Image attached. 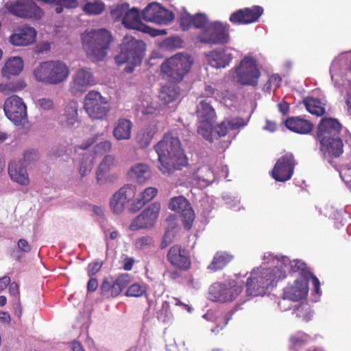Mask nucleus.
Segmentation results:
<instances>
[{
    "mask_svg": "<svg viewBox=\"0 0 351 351\" xmlns=\"http://www.w3.org/2000/svg\"><path fill=\"white\" fill-rule=\"evenodd\" d=\"M197 114L199 119L197 132L210 142H214L218 137L225 136L229 130H237L247 124L243 119L234 118L223 121L214 130L213 124L216 120V113L213 108L204 101H201L198 105Z\"/></svg>",
    "mask_w": 351,
    "mask_h": 351,
    "instance_id": "f257e3e1",
    "label": "nucleus"
},
{
    "mask_svg": "<svg viewBox=\"0 0 351 351\" xmlns=\"http://www.w3.org/2000/svg\"><path fill=\"white\" fill-rule=\"evenodd\" d=\"M154 148L158 157V169L164 175H171L188 163L180 140L171 134H165Z\"/></svg>",
    "mask_w": 351,
    "mask_h": 351,
    "instance_id": "f03ea898",
    "label": "nucleus"
},
{
    "mask_svg": "<svg viewBox=\"0 0 351 351\" xmlns=\"http://www.w3.org/2000/svg\"><path fill=\"white\" fill-rule=\"evenodd\" d=\"M285 277L286 271L276 269V265L271 263V258H267L266 263L263 261L261 266L251 272L246 282L247 293L250 296L263 295L267 288Z\"/></svg>",
    "mask_w": 351,
    "mask_h": 351,
    "instance_id": "7ed1b4c3",
    "label": "nucleus"
},
{
    "mask_svg": "<svg viewBox=\"0 0 351 351\" xmlns=\"http://www.w3.org/2000/svg\"><path fill=\"white\" fill-rule=\"evenodd\" d=\"M81 40L87 58L96 62L103 60L107 55L113 37L108 30L101 28L85 31L81 34Z\"/></svg>",
    "mask_w": 351,
    "mask_h": 351,
    "instance_id": "20e7f679",
    "label": "nucleus"
},
{
    "mask_svg": "<svg viewBox=\"0 0 351 351\" xmlns=\"http://www.w3.org/2000/svg\"><path fill=\"white\" fill-rule=\"evenodd\" d=\"M34 80L45 85L56 86L66 82L70 68L64 61L50 60L40 62L32 71Z\"/></svg>",
    "mask_w": 351,
    "mask_h": 351,
    "instance_id": "39448f33",
    "label": "nucleus"
},
{
    "mask_svg": "<svg viewBox=\"0 0 351 351\" xmlns=\"http://www.w3.org/2000/svg\"><path fill=\"white\" fill-rule=\"evenodd\" d=\"M145 50V44L142 40L131 36H125L123 38L120 53L116 56L115 61L119 65L127 64L125 70L130 73L135 66L141 64Z\"/></svg>",
    "mask_w": 351,
    "mask_h": 351,
    "instance_id": "423d86ee",
    "label": "nucleus"
},
{
    "mask_svg": "<svg viewBox=\"0 0 351 351\" xmlns=\"http://www.w3.org/2000/svg\"><path fill=\"white\" fill-rule=\"evenodd\" d=\"M261 76L256 60L251 56H245L239 64L228 71L227 81L244 86H256Z\"/></svg>",
    "mask_w": 351,
    "mask_h": 351,
    "instance_id": "0eeeda50",
    "label": "nucleus"
},
{
    "mask_svg": "<svg viewBox=\"0 0 351 351\" xmlns=\"http://www.w3.org/2000/svg\"><path fill=\"white\" fill-rule=\"evenodd\" d=\"M271 258V263L276 265V269H282L286 271L290 270L293 273L298 272L300 277L298 278L303 279H312V283L314 287L315 291L317 293H319L320 284L318 278L313 276L306 267V264L300 261L294 260L290 261L287 256H274L270 252H266L264 254V261L266 263V259Z\"/></svg>",
    "mask_w": 351,
    "mask_h": 351,
    "instance_id": "6e6552de",
    "label": "nucleus"
},
{
    "mask_svg": "<svg viewBox=\"0 0 351 351\" xmlns=\"http://www.w3.org/2000/svg\"><path fill=\"white\" fill-rule=\"evenodd\" d=\"M193 63V60L189 55L179 53L164 62L161 70L169 80L178 82L189 72Z\"/></svg>",
    "mask_w": 351,
    "mask_h": 351,
    "instance_id": "1a4fd4ad",
    "label": "nucleus"
},
{
    "mask_svg": "<svg viewBox=\"0 0 351 351\" xmlns=\"http://www.w3.org/2000/svg\"><path fill=\"white\" fill-rule=\"evenodd\" d=\"M230 25L219 21H211L196 36V40L203 44L223 45L230 40Z\"/></svg>",
    "mask_w": 351,
    "mask_h": 351,
    "instance_id": "9d476101",
    "label": "nucleus"
},
{
    "mask_svg": "<svg viewBox=\"0 0 351 351\" xmlns=\"http://www.w3.org/2000/svg\"><path fill=\"white\" fill-rule=\"evenodd\" d=\"M84 108L93 120L106 119L110 110L109 99L97 91L90 90L84 97Z\"/></svg>",
    "mask_w": 351,
    "mask_h": 351,
    "instance_id": "9b49d317",
    "label": "nucleus"
},
{
    "mask_svg": "<svg viewBox=\"0 0 351 351\" xmlns=\"http://www.w3.org/2000/svg\"><path fill=\"white\" fill-rule=\"evenodd\" d=\"M242 290V286L234 281L228 282H216L208 290V298L214 302H228L237 298Z\"/></svg>",
    "mask_w": 351,
    "mask_h": 351,
    "instance_id": "f8f14e48",
    "label": "nucleus"
},
{
    "mask_svg": "<svg viewBox=\"0 0 351 351\" xmlns=\"http://www.w3.org/2000/svg\"><path fill=\"white\" fill-rule=\"evenodd\" d=\"M96 84L92 70L86 66L78 67L72 74L69 91L74 95H81Z\"/></svg>",
    "mask_w": 351,
    "mask_h": 351,
    "instance_id": "ddd939ff",
    "label": "nucleus"
},
{
    "mask_svg": "<svg viewBox=\"0 0 351 351\" xmlns=\"http://www.w3.org/2000/svg\"><path fill=\"white\" fill-rule=\"evenodd\" d=\"M3 110L7 118L16 125H24L27 121L26 105L16 95L11 96L5 101Z\"/></svg>",
    "mask_w": 351,
    "mask_h": 351,
    "instance_id": "4468645a",
    "label": "nucleus"
},
{
    "mask_svg": "<svg viewBox=\"0 0 351 351\" xmlns=\"http://www.w3.org/2000/svg\"><path fill=\"white\" fill-rule=\"evenodd\" d=\"M5 7L10 13L21 18L37 20L43 16L42 10L32 0L9 1Z\"/></svg>",
    "mask_w": 351,
    "mask_h": 351,
    "instance_id": "2eb2a0df",
    "label": "nucleus"
},
{
    "mask_svg": "<svg viewBox=\"0 0 351 351\" xmlns=\"http://www.w3.org/2000/svg\"><path fill=\"white\" fill-rule=\"evenodd\" d=\"M142 18L147 22L166 25L173 21L174 15L160 3L152 2L143 10Z\"/></svg>",
    "mask_w": 351,
    "mask_h": 351,
    "instance_id": "dca6fc26",
    "label": "nucleus"
},
{
    "mask_svg": "<svg viewBox=\"0 0 351 351\" xmlns=\"http://www.w3.org/2000/svg\"><path fill=\"white\" fill-rule=\"evenodd\" d=\"M308 280L297 278L292 284L285 287L282 298L279 300V305L285 303L286 300L298 302L304 299L308 293Z\"/></svg>",
    "mask_w": 351,
    "mask_h": 351,
    "instance_id": "f3484780",
    "label": "nucleus"
},
{
    "mask_svg": "<svg viewBox=\"0 0 351 351\" xmlns=\"http://www.w3.org/2000/svg\"><path fill=\"white\" fill-rule=\"evenodd\" d=\"M122 24L128 29H136L149 34L152 36L166 34L165 30L153 29L143 24L141 21L138 10L134 8L128 10L125 16L122 19Z\"/></svg>",
    "mask_w": 351,
    "mask_h": 351,
    "instance_id": "a211bd4d",
    "label": "nucleus"
},
{
    "mask_svg": "<svg viewBox=\"0 0 351 351\" xmlns=\"http://www.w3.org/2000/svg\"><path fill=\"white\" fill-rule=\"evenodd\" d=\"M295 162L291 154H286L276 162L272 172V177L278 182H285L291 179Z\"/></svg>",
    "mask_w": 351,
    "mask_h": 351,
    "instance_id": "6ab92c4d",
    "label": "nucleus"
},
{
    "mask_svg": "<svg viewBox=\"0 0 351 351\" xmlns=\"http://www.w3.org/2000/svg\"><path fill=\"white\" fill-rule=\"evenodd\" d=\"M135 195V187L132 185H126L121 188L111 197L110 207L114 214H121L125 209L129 202Z\"/></svg>",
    "mask_w": 351,
    "mask_h": 351,
    "instance_id": "aec40b11",
    "label": "nucleus"
},
{
    "mask_svg": "<svg viewBox=\"0 0 351 351\" xmlns=\"http://www.w3.org/2000/svg\"><path fill=\"white\" fill-rule=\"evenodd\" d=\"M160 209V204H152L132 221L130 226V230L136 231L141 228H147L152 226L158 217Z\"/></svg>",
    "mask_w": 351,
    "mask_h": 351,
    "instance_id": "412c9836",
    "label": "nucleus"
},
{
    "mask_svg": "<svg viewBox=\"0 0 351 351\" xmlns=\"http://www.w3.org/2000/svg\"><path fill=\"white\" fill-rule=\"evenodd\" d=\"M169 208L182 215L184 227L191 228L195 218V213L189 201L183 196L172 197L169 203Z\"/></svg>",
    "mask_w": 351,
    "mask_h": 351,
    "instance_id": "4be33fe9",
    "label": "nucleus"
},
{
    "mask_svg": "<svg viewBox=\"0 0 351 351\" xmlns=\"http://www.w3.org/2000/svg\"><path fill=\"white\" fill-rule=\"evenodd\" d=\"M263 13V8L259 5L239 9L232 13L230 21L237 25H248L256 22Z\"/></svg>",
    "mask_w": 351,
    "mask_h": 351,
    "instance_id": "5701e85b",
    "label": "nucleus"
},
{
    "mask_svg": "<svg viewBox=\"0 0 351 351\" xmlns=\"http://www.w3.org/2000/svg\"><path fill=\"white\" fill-rule=\"evenodd\" d=\"M320 152L325 158L339 157L343 153V144L339 136L317 138Z\"/></svg>",
    "mask_w": 351,
    "mask_h": 351,
    "instance_id": "b1692460",
    "label": "nucleus"
},
{
    "mask_svg": "<svg viewBox=\"0 0 351 351\" xmlns=\"http://www.w3.org/2000/svg\"><path fill=\"white\" fill-rule=\"evenodd\" d=\"M37 32L34 27L23 26L18 28L10 36L9 40L14 46H27L36 40Z\"/></svg>",
    "mask_w": 351,
    "mask_h": 351,
    "instance_id": "393cba45",
    "label": "nucleus"
},
{
    "mask_svg": "<svg viewBox=\"0 0 351 351\" xmlns=\"http://www.w3.org/2000/svg\"><path fill=\"white\" fill-rule=\"evenodd\" d=\"M208 63L213 68L222 69L230 64L233 56L228 48L217 49L206 54Z\"/></svg>",
    "mask_w": 351,
    "mask_h": 351,
    "instance_id": "a878e982",
    "label": "nucleus"
},
{
    "mask_svg": "<svg viewBox=\"0 0 351 351\" xmlns=\"http://www.w3.org/2000/svg\"><path fill=\"white\" fill-rule=\"evenodd\" d=\"M8 173L10 179L22 186H27L29 178L26 168L21 161H12L8 165Z\"/></svg>",
    "mask_w": 351,
    "mask_h": 351,
    "instance_id": "bb28decb",
    "label": "nucleus"
},
{
    "mask_svg": "<svg viewBox=\"0 0 351 351\" xmlns=\"http://www.w3.org/2000/svg\"><path fill=\"white\" fill-rule=\"evenodd\" d=\"M341 129L339 121L332 118L322 119L318 125L317 138L339 136L338 134Z\"/></svg>",
    "mask_w": 351,
    "mask_h": 351,
    "instance_id": "cd10ccee",
    "label": "nucleus"
},
{
    "mask_svg": "<svg viewBox=\"0 0 351 351\" xmlns=\"http://www.w3.org/2000/svg\"><path fill=\"white\" fill-rule=\"evenodd\" d=\"M167 257L171 265L180 269H186L191 265L187 252L178 245L170 248Z\"/></svg>",
    "mask_w": 351,
    "mask_h": 351,
    "instance_id": "c85d7f7f",
    "label": "nucleus"
},
{
    "mask_svg": "<svg viewBox=\"0 0 351 351\" xmlns=\"http://www.w3.org/2000/svg\"><path fill=\"white\" fill-rule=\"evenodd\" d=\"M152 176L150 167L145 163L133 165L128 172L129 178L137 183L143 184L151 179Z\"/></svg>",
    "mask_w": 351,
    "mask_h": 351,
    "instance_id": "c756f323",
    "label": "nucleus"
},
{
    "mask_svg": "<svg viewBox=\"0 0 351 351\" xmlns=\"http://www.w3.org/2000/svg\"><path fill=\"white\" fill-rule=\"evenodd\" d=\"M119 164L118 158L112 154L106 155L100 162L97 169V180L99 183L106 180V175L115 169Z\"/></svg>",
    "mask_w": 351,
    "mask_h": 351,
    "instance_id": "7c9ffc66",
    "label": "nucleus"
},
{
    "mask_svg": "<svg viewBox=\"0 0 351 351\" xmlns=\"http://www.w3.org/2000/svg\"><path fill=\"white\" fill-rule=\"evenodd\" d=\"M285 126L291 131L299 134H308L313 129L312 123L299 117H292L285 121Z\"/></svg>",
    "mask_w": 351,
    "mask_h": 351,
    "instance_id": "2f4dec72",
    "label": "nucleus"
},
{
    "mask_svg": "<svg viewBox=\"0 0 351 351\" xmlns=\"http://www.w3.org/2000/svg\"><path fill=\"white\" fill-rule=\"evenodd\" d=\"M133 124L127 119H119L112 132L113 136L117 141L129 140L131 138Z\"/></svg>",
    "mask_w": 351,
    "mask_h": 351,
    "instance_id": "473e14b6",
    "label": "nucleus"
},
{
    "mask_svg": "<svg viewBox=\"0 0 351 351\" xmlns=\"http://www.w3.org/2000/svg\"><path fill=\"white\" fill-rule=\"evenodd\" d=\"M179 90L178 86L173 84L170 86H164L162 87L158 97L164 105L171 104L170 108L174 109L177 105V99Z\"/></svg>",
    "mask_w": 351,
    "mask_h": 351,
    "instance_id": "72a5a7b5",
    "label": "nucleus"
},
{
    "mask_svg": "<svg viewBox=\"0 0 351 351\" xmlns=\"http://www.w3.org/2000/svg\"><path fill=\"white\" fill-rule=\"evenodd\" d=\"M62 125L71 128L78 123L77 103L75 101L69 102L64 110L61 117Z\"/></svg>",
    "mask_w": 351,
    "mask_h": 351,
    "instance_id": "f704fd0d",
    "label": "nucleus"
},
{
    "mask_svg": "<svg viewBox=\"0 0 351 351\" xmlns=\"http://www.w3.org/2000/svg\"><path fill=\"white\" fill-rule=\"evenodd\" d=\"M158 190L155 187L146 188L141 192L131 204L129 208L132 213H135L141 209L145 204L150 202L157 194Z\"/></svg>",
    "mask_w": 351,
    "mask_h": 351,
    "instance_id": "c9c22d12",
    "label": "nucleus"
},
{
    "mask_svg": "<svg viewBox=\"0 0 351 351\" xmlns=\"http://www.w3.org/2000/svg\"><path fill=\"white\" fill-rule=\"evenodd\" d=\"M23 69V61L19 56L10 58L2 69L3 76L10 78L12 75H19Z\"/></svg>",
    "mask_w": 351,
    "mask_h": 351,
    "instance_id": "e433bc0d",
    "label": "nucleus"
},
{
    "mask_svg": "<svg viewBox=\"0 0 351 351\" xmlns=\"http://www.w3.org/2000/svg\"><path fill=\"white\" fill-rule=\"evenodd\" d=\"M203 317L208 321L214 322L216 324L215 328H211L212 332H218L222 330L232 318V313H229L223 315L219 312H208L203 315Z\"/></svg>",
    "mask_w": 351,
    "mask_h": 351,
    "instance_id": "4c0bfd02",
    "label": "nucleus"
},
{
    "mask_svg": "<svg viewBox=\"0 0 351 351\" xmlns=\"http://www.w3.org/2000/svg\"><path fill=\"white\" fill-rule=\"evenodd\" d=\"M131 281L132 278L128 274H121L116 279L112 278L110 296L112 298L118 296Z\"/></svg>",
    "mask_w": 351,
    "mask_h": 351,
    "instance_id": "58836bf2",
    "label": "nucleus"
},
{
    "mask_svg": "<svg viewBox=\"0 0 351 351\" xmlns=\"http://www.w3.org/2000/svg\"><path fill=\"white\" fill-rule=\"evenodd\" d=\"M156 132V127L150 125L141 129L136 135V141L141 148H146L151 143Z\"/></svg>",
    "mask_w": 351,
    "mask_h": 351,
    "instance_id": "ea45409f",
    "label": "nucleus"
},
{
    "mask_svg": "<svg viewBox=\"0 0 351 351\" xmlns=\"http://www.w3.org/2000/svg\"><path fill=\"white\" fill-rule=\"evenodd\" d=\"M232 258V255L226 252H217L214 256L212 263L208 266V269L213 271L221 269Z\"/></svg>",
    "mask_w": 351,
    "mask_h": 351,
    "instance_id": "a19ab883",
    "label": "nucleus"
},
{
    "mask_svg": "<svg viewBox=\"0 0 351 351\" xmlns=\"http://www.w3.org/2000/svg\"><path fill=\"white\" fill-rule=\"evenodd\" d=\"M306 109L311 114L322 116L325 112L324 104L319 99L307 97L304 100Z\"/></svg>",
    "mask_w": 351,
    "mask_h": 351,
    "instance_id": "79ce46f5",
    "label": "nucleus"
},
{
    "mask_svg": "<svg viewBox=\"0 0 351 351\" xmlns=\"http://www.w3.org/2000/svg\"><path fill=\"white\" fill-rule=\"evenodd\" d=\"M136 109L138 114L143 115L154 114L158 110L157 105L149 97H146L137 103Z\"/></svg>",
    "mask_w": 351,
    "mask_h": 351,
    "instance_id": "37998d69",
    "label": "nucleus"
},
{
    "mask_svg": "<svg viewBox=\"0 0 351 351\" xmlns=\"http://www.w3.org/2000/svg\"><path fill=\"white\" fill-rule=\"evenodd\" d=\"M346 56V54H342L338 58H335L333 62H332L330 69V73L331 76L332 81L334 82L335 84L337 85L339 84V77H341L340 75V71H341V66L342 62L344 61V57Z\"/></svg>",
    "mask_w": 351,
    "mask_h": 351,
    "instance_id": "c03bdc74",
    "label": "nucleus"
},
{
    "mask_svg": "<svg viewBox=\"0 0 351 351\" xmlns=\"http://www.w3.org/2000/svg\"><path fill=\"white\" fill-rule=\"evenodd\" d=\"M86 1L83 7V10L86 13L91 15H98L103 12L104 9L103 2L97 0H86Z\"/></svg>",
    "mask_w": 351,
    "mask_h": 351,
    "instance_id": "a18cd8bd",
    "label": "nucleus"
},
{
    "mask_svg": "<svg viewBox=\"0 0 351 351\" xmlns=\"http://www.w3.org/2000/svg\"><path fill=\"white\" fill-rule=\"evenodd\" d=\"M196 177L203 182L202 185H208L215 180V173L208 167H202L197 172Z\"/></svg>",
    "mask_w": 351,
    "mask_h": 351,
    "instance_id": "49530a36",
    "label": "nucleus"
},
{
    "mask_svg": "<svg viewBox=\"0 0 351 351\" xmlns=\"http://www.w3.org/2000/svg\"><path fill=\"white\" fill-rule=\"evenodd\" d=\"M147 289V286L143 283H134L129 286L125 295L127 297L139 298L144 295Z\"/></svg>",
    "mask_w": 351,
    "mask_h": 351,
    "instance_id": "de8ad7c7",
    "label": "nucleus"
},
{
    "mask_svg": "<svg viewBox=\"0 0 351 351\" xmlns=\"http://www.w3.org/2000/svg\"><path fill=\"white\" fill-rule=\"evenodd\" d=\"M129 10L126 3L118 4L114 6L110 11V16L114 21H121Z\"/></svg>",
    "mask_w": 351,
    "mask_h": 351,
    "instance_id": "09e8293b",
    "label": "nucleus"
},
{
    "mask_svg": "<svg viewBox=\"0 0 351 351\" xmlns=\"http://www.w3.org/2000/svg\"><path fill=\"white\" fill-rule=\"evenodd\" d=\"M93 169V160L88 156H83L80 160L77 170L81 177H85Z\"/></svg>",
    "mask_w": 351,
    "mask_h": 351,
    "instance_id": "8fccbe9b",
    "label": "nucleus"
},
{
    "mask_svg": "<svg viewBox=\"0 0 351 351\" xmlns=\"http://www.w3.org/2000/svg\"><path fill=\"white\" fill-rule=\"evenodd\" d=\"M293 313L296 317L302 318L305 322L309 321L313 317V313L311 308L306 304L299 305L295 309H294Z\"/></svg>",
    "mask_w": 351,
    "mask_h": 351,
    "instance_id": "3c124183",
    "label": "nucleus"
},
{
    "mask_svg": "<svg viewBox=\"0 0 351 351\" xmlns=\"http://www.w3.org/2000/svg\"><path fill=\"white\" fill-rule=\"evenodd\" d=\"M203 95L207 97H213L221 103L227 104V99H226V97L220 95V91L218 89L213 87L211 85H205Z\"/></svg>",
    "mask_w": 351,
    "mask_h": 351,
    "instance_id": "603ef678",
    "label": "nucleus"
},
{
    "mask_svg": "<svg viewBox=\"0 0 351 351\" xmlns=\"http://www.w3.org/2000/svg\"><path fill=\"white\" fill-rule=\"evenodd\" d=\"M209 23H211V21H209L205 14L197 13L193 15V26L197 29H200V31L206 27Z\"/></svg>",
    "mask_w": 351,
    "mask_h": 351,
    "instance_id": "864d4df0",
    "label": "nucleus"
},
{
    "mask_svg": "<svg viewBox=\"0 0 351 351\" xmlns=\"http://www.w3.org/2000/svg\"><path fill=\"white\" fill-rule=\"evenodd\" d=\"M112 143L108 140H105L95 145L94 152L95 154H103L110 152L112 150Z\"/></svg>",
    "mask_w": 351,
    "mask_h": 351,
    "instance_id": "5fc2aeb1",
    "label": "nucleus"
},
{
    "mask_svg": "<svg viewBox=\"0 0 351 351\" xmlns=\"http://www.w3.org/2000/svg\"><path fill=\"white\" fill-rule=\"evenodd\" d=\"M193 16L184 12L180 16V24L183 30H188L193 26Z\"/></svg>",
    "mask_w": 351,
    "mask_h": 351,
    "instance_id": "6e6d98bb",
    "label": "nucleus"
},
{
    "mask_svg": "<svg viewBox=\"0 0 351 351\" xmlns=\"http://www.w3.org/2000/svg\"><path fill=\"white\" fill-rule=\"evenodd\" d=\"M36 106L43 110H50L53 108V101L50 98H40L37 99Z\"/></svg>",
    "mask_w": 351,
    "mask_h": 351,
    "instance_id": "4d7b16f0",
    "label": "nucleus"
},
{
    "mask_svg": "<svg viewBox=\"0 0 351 351\" xmlns=\"http://www.w3.org/2000/svg\"><path fill=\"white\" fill-rule=\"evenodd\" d=\"M308 339L309 337L307 335L302 332H299L296 335L292 336L290 338V341L293 347H297L304 343L307 342Z\"/></svg>",
    "mask_w": 351,
    "mask_h": 351,
    "instance_id": "13d9d810",
    "label": "nucleus"
},
{
    "mask_svg": "<svg viewBox=\"0 0 351 351\" xmlns=\"http://www.w3.org/2000/svg\"><path fill=\"white\" fill-rule=\"evenodd\" d=\"M176 232V230L175 226H173L171 229L168 228L167 230L163 237L162 241L161 243V246L162 248L167 247L169 244H170L172 242Z\"/></svg>",
    "mask_w": 351,
    "mask_h": 351,
    "instance_id": "bf43d9fd",
    "label": "nucleus"
},
{
    "mask_svg": "<svg viewBox=\"0 0 351 351\" xmlns=\"http://www.w3.org/2000/svg\"><path fill=\"white\" fill-rule=\"evenodd\" d=\"M112 277L104 279L100 287L101 294L109 297L110 295V288L112 283Z\"/></svg>",
    "mask_w": 351,
    "mask_h": 351,
    "instance_id": "052dcab7",
    "label": "nucleus"
},
{
    "mask_svg": "<svg viewBox=\"0 0 351 351\" xmlns=\"http://www.w3.org/2000/svg\"><path fill=\"white\" fill-rule=\"evenodd\" d=\"M99 136H101V134H95L84 140L80 145H77V147L79 149L86 150L88 149L93 143H95L98 140Z\"/></svg>",
    "mask_w": 351,
    "mask_h": 351,
    "instance_id": "680f3d73",
    "label": "nucleus"
},
{
    "mask_svg": "<svg viewBox=\"0 0 351 351\" xmlns=\"http://www.w3.org/2000/svg\"><path fill=\"white\" fill-rule=\"evenodd\" d=\"M281 80V77L278 74H273L268 80V88L276 90L280 86Z\"/></svg>",
    "mask_w": 351,
    "mask_h": 351,
    "instance_id": "e2e57ef3",
    "label": "nucleus"
},
{
    "mask_svg": "<svg viewBox=\"0 0 351 351\" xmlns=\"http://www.w3.org/2000/svg\"><path fill=\"white\" fill-rule=\"evenodd\" d=\"M340 176L346 185L351 189V167L343 168L340 172Z\"/></svg>",
    "mask_w": 351,
    "mask_h": 351,
    "instance_id": "0e129e2a",
    "label": "nucleus"
},
{
    "mask_svg": "<svg viewBox=\"0 0 351 351\" xmlns=\"http://www.w3.org/2000/svg\"><path fill=\"white\" fill-rule=\"evenodd\" d=\"M152 242V239L149 237H143L136 241V247L138 249H143L149 245Z\"/></svg>",
    "mask_w": 351,
    "mask_h": 351,
    "instance_id": "69168bd1",
    "label": "nucleus"
},
{
    "mask_svg": "<svg viewBox=\"0 0 351 351\" xmlns=\"http://www.w3.org/2000/svg\"><path fill=\"white\" fill-rule=\"evenodd\" d=\"M102 266V263L100 262H93L88 266V274L91 276L98 272Z\"/></svg>",
    "mask_w": 351,
    "mask_h": 351,
    "instance_id": "338daca9",
    "label": "nucleus"
},
{
    "mask_svg": "<svg viewBox=\"0 0 351 351\" xmlns=\"http://www.w3.org/2000/svg\"><path fill=\"white\" fill-rule=\"evenodd\" d=\"M51 49V44L48 41H43L39 43L36 47V52L38 53H43L49 51Z\"/></svg>",
    "mask_w": 351,
    "mask_h": 351,
    "instance_id": "774afa93",
    "label": "nucleus"
}]
</instances>
